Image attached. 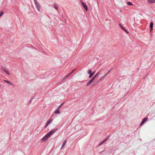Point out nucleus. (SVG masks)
Instances as JSON below:
<instances>
[{"label": "nucleus", "mask_w": 155, "mask_h": 155, "mask_svg": "<svg viewBox=\"0 0 155 155\" xmlns=\"http://www.w3.org/2000/svg\"><path fill=\"white\" fill-rule=\"evenodd\" d=\"M110 137V135L108 136L105 139V140L107 141L109 137Z\"/></svg>", "instance_id": "4be33fe9"}, {"label": "nucleus", "mask_w": 155, "mask_h": 155, "mask_svg": "<svg viewBox=\"0 0 155 155\" xmlns=\"http://www.w3.org/2000/svg\"><path fill=\"white\" fill-rule=\"evenodd\" d=\"M48 124L47 123H46V124L45 126V127L46 128L48 126Z\"/></svg>", "instance_id": "c9c22d12"}, {"label": "nucleus", "mask_w": 155, "mask_h": 155, "mask_svg": "<svg viewBox=\"0 0 155 155\" xmlns=\"http://www.w3.org/2000/svg\"><path fill=\"white\" fill-rule=\"evenodd\" d=\"M4 81L6 83H7L9 84V85L10 86H13V84L12 83H11V82H10V81H8V80H5Z\"/></svg>", "instance_id": "1a4fd4ad"}, {"label": "nucleus", "mask_w": 155, "mask_h": 155, "mask_svg": "<svg viewBox=\"0 0 155 155\" xmlns=\"http://www.w3.org/2000/svg\"><path fill=\"white\" fill-rule=\"evenodd\" d=\"M111 71V70H109L108 72L105 75H107Z\"/></svg>", "instance_id": "72a5a7b5"}, {"label": "nucleus", "mask_w": 155, "mask_h": 155, "mask_svg": "<svg viewBox=\"0 0 155 155\" xmlns=\"http://www.w3.org/2000/svg\"><path fill=\"white\" fill-rule=\"evenodd\" d=\"M49 137H50L47 133L43 137L41 140L43 142L47 140L48 138H49Z\"/></svg>", "instance_id": "7ed1b4c3"}, {"label": "nucleus", "mask_w": 155, "mask_h": 155, "mask_svg": "<svg viewBox=\"0 0 155 155\" xmlns=\"http://www.w3.org/2000/svg\"><path fill=\"white\" fill-rule=\"evenodd\" d=\"M99 81H100V80H98L97 82H95L94 83V85H96V84H97V83L98 82H99Z\"/></svg>", "instance_id": "c85d7f7f"}, {"label": "nucleus", "mask_w": 155, "mask_h": 155, "mask_svg": "<svg viewBox=\"0 0 155 155\" xmlns=\"http://www.w3.org/2000/svg\"><path fill=\"white\" fill-rule=\"evenodd\" d=\"M38 11H40L41 6L36 0H33Z\"/></svg>", "instance_id": "f257e3e1"}, {"label": "nucleus", "mask_w": 155, "mask_h": 155, "mask_svg": "<svg viewBox=\"0 0 155 155\" xmlns=\"http://www.w3.org/2000/svg\"><path fill=\"white\" fill-rule=\"evenodd\" d=\"M106 141L104 139V140H103V141H102V142H101L99 144V145H101L102 144H103V143H104Z\"/></svg>", "instance_id": "f3484780"}, {"label": "nucleus", "mask_w": 155, "mask_h": 155, "mask_svg": "<svg viewBox=\"0 0 155 155\" xmlns=\"http://www.w3.org/2000/svg\"><path fill=\"white\" fill-rule=\"evenodd\" d=\"M148 3L152 4L155 3V0H147Z\"/></svg>", "instance_id": "9d476101"}, {"label": "nucleus", "mask_w": 155, "mask_h": 155, "mask_svg": "<svg viewBox=\"0 0 155 155\" xmlns=\"http://www.w3.org/2000/svg\"><path fill=\"white\" fill-rule=\"evenodd\" d=\"M1 68L2 69L3 71L4 72H5L6 74H7L8 75H10L8 71V70L5 68L4 67H2Z\"/></svg>", "instance_id": "20e7f679"}, {"label": "nucleus", "mask_w": 155, "mask_h": 155, "mask_svg": "<svg viewBox=\"0 0 155 155\" xmlns=\"http://www.w3.org/2000/svg\"><path fill=\"white\" fill-rule=\"evenodd\" d=\"M106 75H105V74L103 76H102V77H101L100 78V79L99 80H100V81L102 80V79L104 78Z\"/></svg>", "instance_id": "393cba45"}, {"label": "nucleus", "mask_w": 155, "mask_h": 155, "mask_svg": "<svg viewBox=\"0 0 155 155\" xmlns=\"http://www.w3.org/2000/svg\"><path fill=\"white\" fill-rule=\"evenodd\" d=\"M64 102H63L62 103H61V104L59 106V107H58L57 108H58V109H59V108H60L63 105V104H64Z\"/></svg>", "instance_id": "a211bd4d"}, {"label": "nucleus", "mask_w": 155, "mask_h": 155, "mask_svg": "<svg viewBox=\"0 0 155 155\" xmlns=\"http://www.w3.org/2000/svg\"><path fill=\"white\" fill-rule=\"evenodd\" d=\"M47 134L50 137L51 136L49 132H48Z\"/></svg>", "instance_id": "e433bc0d"}, {"label": "nucleus", "mask_w": 155, "mask_h": 155, "mask_svg": "<svg viewBox=\"0 0 155 155\" xmlns=\"http://www.w3.org/2000/svg\"><path fill=\"white\" fill-rule=\"evenodd\" d=\"M91 71H92L91 69H90L88 71L87 73L88 74H90L91 73Z\"/></svg>", "instance_id": "a878e982"}, {"label": "nucleus", "mask_w": 155, "mask_h": 155, "mask_svg": "<svg viewBox=\"0 0 155 155\" xmlns=\"http://www.w3.org/2000/svg\"><path fill=\"white\" fill-rule=\"evenodd\" d=\"M34 97H32L30 100L29 101V103H28V105L29 104H30L31 102L32 101V100L34 99Z\"/></svg>", "instance_id": "2eb2a0df"}, {"label": "nucleus", "mask_w": 155, "mask_h": 155, "mask_svg": "<svg viewBox=\"0 0 155 155\" xmlns=\"http://www.w3.org/2000/svg\"><path fill=\"white\" fill-rule=\"evenodd\" d=\"M71 74V73H70L68 74L67 75H66L65 77H64V78L65 79L68 77Z\"/></svg>", "instance_id": "6ab92c4d"}, {"label": "nucleus", "mask_w": 155, "mask_h": 155, "mask_svg": "<svg viewBox=\"0 0 155 155\" xmlns=\"http://www.w3.org/2000/svg\"><path fill=\"white\" fill-rule=\"evenodd\" d=\"M93 81L90 80L86 84V86H89L90 85L91 83H93Z\"/></svg>", "instance_id": "9b49d317"}, {"label": "nucleus", "mask_w": 155, "mask_h": 155, "mask_svg": "<svg viewBox=\"0 0 155 155\" xmlns=\"http://www.w3.org/2000/svg\"><path fill=\"white\" fill-rule=\"evenodd\" d=\"M147 119H148V118L147 117H145V118H144L142 120V121L140 124V125L141 126L142 124H143L145 123V122L147 120Z\"/></svg>", "instance_id": "423d86ee"}, {"label": "nucleus", "mask_w": 155, "mask_h": 155, "mask_svg": "<svg viewBox=\"0 0 155 155\" xmlns=\"http://www.w3.org/2000/svg\"><path fill=\"white\" fill-rule=\"evenodd\" d=\"M75 69H74L73 70H72V71L71 72H70V73H71V74H72L73 72H74V71H75Z\"/></svg>", "instance_id": "f704fd0d"}, {"label": "nucleus", "mask_w": 155, "mask_h": 155, "mask_svg": "<svg viewBox=\"0 0 155 155\" xmlns=\"http://www.w3.org/2000/svg\"><path fill=\"white\" fill-rule=\"evenodd\" d=\"M60 109L57 108L55 111L54 113L55 114H60V112L59 111Z\"/></svg>", "instance_id": "6e6552de"}, {"label": "nucleus", "mask_w": 155, "mask_h": 155, "mask_svg": "<svg viewBox=\"0 0 155 155\" xmlns=\"http://www.w3.org/2000/svg\"><path fill=\"white\" fill-rule=\"evenodd\" d=\"M4 13V12L2 11H1L0 12V17Z\"/></svg>", "instance_id": "b1692460"}, {"label": "nucleus", "mask_w": 155, "mask_h": 155, "mask_svg": "<svg viewBox=\"0 0 155 155\" xmlns=\"http://www.w3.org/2000/svg\"><path fill=\"white\" fill-rule=\"evenodd\" d=\"M52 120H53L52 119H50L49 120V121L47 122L46 123H47L49 125L52 122Z\"/></svg>", "instance_id": "ddd939ff"}, {"label": "nucleus", "mask_w": 155, "mask_h": 155, "mask_svg": "<svg viewBox=\"0 0 155 155\" xmlns=\"http://www.w3.org/2000/svg\"><path fill=\"white\" fill-rule=\"evenodd\" d=\"M127 4L129 5H133L132 3L130 2H127Z\"/></svg>", "instance_id": "dca6fc26"}, {"label": "nucleus", "mask_w": 155, "mask_h": 155, "mask_svg": "<svg viewBox=\"0 0 155 155\" xmlns=\"http://www.w3.org/2000/svg\"><path fill=\"white\" fill-rule=\"evenodd\" d=\"M95 78L94 76L91 79V80L93 82L94 81V80Z\"/></svg>", "instance_id": "473e14b6"}, {"label": "nucleus", "mask_w": 155, "mask_h": 155, "mask_svg": "<svg viewBox=\"0 0 155 155\" xmlns=\"http://www.w3.org/2000/svg\"><path fill=\"white\" fill-rule=\"evenodd\" d=\"M54 8L56 10H57L58 9V7L56 5V4H55L54 5Z\"/></svg>", "instance_id": "4468645a"}, {"label": "nucleus", "mask_w": 155, "mask_h": 155, "mask_svg": "<svg viewBox=\"0 0 155 155\" xmlns=\"http://www.w3.org/2000/svg\"><path fill=\"white\" fill-rule=\"evenodd\" d=\"M58 130V128H55L50 131L49 132L51 136L55 132L57 131Z\"/></svg>", "instance_id": "39448f33"}, {"label": "nucleus", "mask_w": 155, "mask_h": 155, "mask_svg": "<svg viewBox=\"0 0 155 155\" xmlns=\"http://www.w3.org/2000/svg\"><path fill=\"white\" fill-rule=\"evenodd\" d=\"M123 30L125 31L127 34H128L129 33V32L124 28L123 29Z\"/></svg>", "instance_id": "aec40b11"}, {"label": "nucleus", "mask_w": 155, "mask_h": 155, "mask_svg": "<svg viewBox=\"0 0 155 155\" xmlns=\"http://www.w3.org/2000/svg\"><path fill=\"white\" fill-rule=\"evenodd\" d=\"M119 25L120 27L122 30L124 28L120 24H119Z\"/></svg>", "instance_id": "bb28decb"}, {"label": "nucleus", "mask_w": 155, "mask_h": 155, "mask_svg": "<svg viewBox=\"0 0 155 155\" xmlns=\"http://www.w3.org/2000/svg\"><path fill=\"white\" fill-rule=\"evenodd\" d=\"M66 143V140H65L64 141V142H63V144H62V146H64V145H65V143Z\"/></svg>", "instance_id": "5701e85b"}, {"label": "nucleus", "mask_w": 155, "mask_h": 155, "mask_svg": "<svg viewBox=\"0 0 155 155\" xmlns=\"http://www.w3.org/2000/svg\"><path fill=\"white\" fill-rule=\"evenodd\" d=\"M113 68H112L110 70H111V71L113 69Z\"/></svg>", "instance_id": "58836bf2"}, {"label": "nucleus", "mask_w": 155, "mask_h": 155, "mask_svg": "<svg viewBox=\"0 0 155 155\" xmlns=\"http://www.w3.org/2000/svg\"><path fill=\"white\" fill-rule=\"evenodd\" d=\"M95 78L94 76L91 79V80L93 82L94 81V80Z\"/></svg>", "instance_id": "7c9ffc66"}, {"label": "nucleus", "mask_w": 155, "mask_h": 155, "mask_svg": "<svg viewBox=\"0 0 155 155\" xmlns=\"http://www.w3.org/2000/svg\"><path fill=\"white\" fill-rule=\"evenodd\" d=\"M81 2L82 4V6L84 8L86 11H87L88 9L87 6L85 3L83 2L82 0L81 1Z\"/></svg>", "instance_id": "f03ea898"}, {"label": "nucleus", "mask_w": 155, "mask_h": 155, "mask_svg": "<svg viewBox=\"0 0 155 155\" xmlns=\"http://www.w3.org/2000/svg\"><path fill=\"white\" fill-rule=\"evenodd\" d=\"M95 73V72H91L89 76V78H92V77L93 76L94 74Z\"/></svg>", "instance_id": "f8f14e48"}, {"label": "nucleus", "mask_w": 155, "mask_h": 155, "mask_svg": "<svg viewBox=\"0 0 155 155\" xmlns=\"http://www.w3.org/2000/svg\"><path fill=\"white\" fill-rule=\"evenodd\" d=\"M95 78L94 76L91 79V80L93 82L94 81V80Z\"/></svg>", "instance_id": "2f4dec72"}, {"label": "nucleus", "mask_w": 155, "mask_h": 155, "mask_svg": "<svg viewBox=\"0 0 155 155\" xmlns=\"http://www.w3.org/2000/svg\"><path fill=\"white\" fill-rule=\"evenodd\" d=\"M98 74H99L98 72L96 74H95L94 75V77L96 78L98 76Z\"/></svg>", "instance_id": "cd10ccee"}, {"label": "nucleus", "mask_w": 155, "mask_h": 155, "mask_svg": "<svg viewBox=\"0 0 155 155\" xmlns=\"http://www.w3.org/2000/svg\"><path fill=\"white\" fill-rule=\"evenodd\" d=\"M95 78L94 76L91 79V80L93 82L94 81V80Z\"/></svg>", "instance_id": "c756f323"}, {"label": "nucleus", "mask_w": 155, "mask_h": 155, "mask_svg": "<svg viewBox=\"0 0 155 155\" xmlns=\"http://www.w3.org/2000/svg\"><path fill=\"white\" fill-rule=\"evenodd\" d=\"M110 137V135L108 136L105 139V140L107 141L109 137Z\"/></svg>", "instance_id": "412c9836"}, {"label": "nucleus", "mask_w": 155, "mask_h": 155, "mask_svg": "<svg viewBox=\"0 0 155 155\" xmlns=\"http://www.w3.org/2000/svg\"><path fill=\"white\" fill-rule=\"evenodd\" d=\"M153 22H150V31H151L153 30Z\"/></svg>", "instance_id": "0eeeda50"}, {"label": "nucleus", "mask_w": 155, "mask_h": 155, "mask_svg": "<svg viewBox=\"0 0 155 155\" xmlns=\"http://www.w3.org/2000/svg\"><path fill=\"white\" fill-rule=\"evenodd\" d=\"M64 146H63L62 145L61 148V150L63 148V147H64Z\"/></svg>", "instance_id": "4c0bfd02"}]
</instances>
